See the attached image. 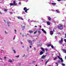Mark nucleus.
Masks as SVG:
<instances>
[{"instance_id":"obj_19","label":"nucleus","mask_w":66,"mask_h":66,"mask_svg":"<svg viewBox=\"0 0 66 66\" xmlns=\"http://www.w3.org/2000/svg\"><path fill=\"white\" fill-rule=\"evenodd\" d=\"M13 52L14 53H16V51H15V50H13Z\"/></svg>"},{"instance_id":"obj_42","label":"nucleus","mask_w":66,"mask_h":66,"mask_svg":"<svg viewBox=\"0 0 66 66\" xmlns=\"http://www.w3.org/2000/svg\"><path fill=\"white\" fill-rule=\"evenodd\" d=\"M57 1H59V2H60V1H61V0H57Z\"/></svg>"},{"instance_id":"obj_10","label":"nucleus","mask_w":66,"mask_h":66,"mask_svg":"<svg viewBox=\"0 0 66 66\" xmlns=\"http://www.w3.org/2000/svg\"><path fill=\"white\" fill-rule=\"evenodd\" d=\"M7 22L8 25V27H10V24H11V23H10V22Z\"/></svg>"},{"instance_id":"obj_62","label":"nucleus","mask_w":66,"mask_h":66,"mask_svg":"<svg viewBox=\"0 0 66 66\" xmlns=\"http://www.w3.org/2000/svg\"><path fill=\"white\" fill-rule=\"evenodd\" d=\"M14 39H15V38H13V40H14Z\"/></svg>"},{"instance_id":"obj_41","label":"nucleus","mask_w":66,"mask_h":66,"mask_svg":"<svg viewBox=\"0 0 66 66\" xmlns=\"http://www.w3.org/2000/svg\"><path fill=\"white\" fill-rule=\"evenodd\" d=\"M9 13H10V14H13V13L12 12H9Z\"/></svg>"},{"instance_id":"obj_5","label":"nucleus","mask_w":66,"mask_h":66,"mask_svg":"<svg viewBox=\"0 0 66 66\" xmlns=\"http://www.w3.org/2000/svg\"><path fill=\"white\" fill-rule=\"evenodd\" d=\"M13 2V5H17V4L16 3L15 1H14Z\"/></svg>"},{"instance_id":"obj_2","label":"nucleus","mask_w":66,"mask_h":66,"mask_svg":"<svg viewBox=\"0 0 66 66\" xmlns=\"http://www.w3.org/2000/svg\"><path fill=\"white\" fill-rule=\"evenodd\" d=\"M57 56L58 59H60V60H61V63H63V59H62V58L60 57V56Z\"/></svg>"},{"instance_id":"obj_26","label":"nucleus","mask_w":66,"mask_h":66,"mask_svg":"<svg viewBox=\"0 0 66 66\" xmlns=\"http://www.w3.org/2000/svg\"><path fill=\"white\" fill-rule=\"evenodd\" d=\"M29 50V48L27 47V51H28Z\"/></svg>"},{"instance_id":"obj_1","label":"nucleus","mask_w":66,"mask_h":66,"mask_svg":"<svg viewBox=\"0 0 66 66\" xmlns=\"http://www.w3.org/2000/svg\"><path fill=\"white\" fill-rule=\"evenodd\" d=\"M58 28L60 30H61L63 28V26L62 24H59L57 26Z\"/></svg>"},{"instance_id":"obj_23","label":"nucleus","mask_w":66,"mask_h":66,"mask_svg":"<svg viewBox=\"0 0 66 66\" xmlns=\"http://www.w3.org/2000/svg\"><path fill=\"white\" fill-rule=\"evenodd\" d=\"M4 11L5 12H7V9H5L4 10Z\"/></svg>"},{"instance_id":"obj_39","label":"nucleus","mask_w":66,"mask_h":66,"mask_svg":"<svg viewBox=\"0 0 66 66\" xmlns=\"http://www.w3.org/2000/svg\"><path fill=\"white\" fill-rule=\"evenodd\" d=\"M14 31L15 32H16V31H16V30H15V29L14 30Z\"/></svg>"},{"instance_id":"obj_43","label":"nucleus","mask_w":66,"mask_h":66,"mask_svg":"<svg viewBox=\"0 0 66 66\" xmlns=\"http://www.w3.org/2000/svg\"><path fill=\"white\" fill-rule=\"evenodd\" d=\"M0 14H1V15L2 14V13H1V12H0Z\"/></svg>"},{"instance_id":"obj_13","label":"nucleus","mask_w":66,"mask_h":66,"mask_svg":"<svg viewBox=\"0 0 66 66\" xmlns=\"http://www.w3.org/2000/svg\"><path fill=\"white\" fill-rule=\"evenodd\" d=\"M41 49H42V51H43V52L45 51V50H44V48H43V47H42Z\"/></svg>"},{"instance_id":"obj_14","label":"nucleus","mask_w":66,"mask_h":66,"mask_svg":"<svg viewBox=\"0 0 66 66\" xmlns=\"http://www.w3.org/2000/svg\"><path fill=\"white\" fill-rule=\"evenodd\" d=\"M51 44H48L47 45V47H50V46H51Z\"/></svg>"},{"instance_id":"obj_18","label":"nucleus","mask_w":66,"mask_h":66,"mask_svg":"<svg viewBox=\"0 0 66 66\" xmlns=\"http://www.w3.org/2000/svg\"><path fill=\"white\" fill-rule=\"evenodd\" d=\"M55 66H58V63H55Z\"/></svg>"},{"instance_id":"obj_8","label":"nucleus","mask_w":66,"mask_h":66,"mask_svg":"<svg viewBox=\"0 0 66 66\" xmlns=\"http://www.w3.org/2000/svg\"><path fill=\"white\" fill-rule=\"evenodd\" d=\"M46 57V55H43L42 57V59H44L45 57Z\"/></svg>"},{"instance_id":"obj_6","label":"nucleus","mask_w":66,"mask_h":66,"mask_svg":"<svg viewBox=\"0 0 66 66\" xmlns=\"http://www.w3.org/2000/svg\"><path fill=\"white\" fill-rule=\"evenodd\" d=\"M42 31H43L44 33H45L46 34L47 33L46 32V31H45V30H44V29H42Z\"/></svg>"},{"instance_id":"obj_21","label":"nucleus","mask_w":66,"mask_h":66,"mask_svg":"<svg viewBox=\"0 0 66 66\" xmlns=\"http://www.w3.org/2000/svg\"><path fill=\"white\" fill-rule=\"evenodd\" d=\"M10 5L11 6H12V5H14V4L12 3H10Z\"/></svg>"},{"instance_id":"obj_38","label":"nucleus","mask_w":66,"mask_h":66,"mask_svg":"<svg viewBox=\"0 0 66 66\" xmlns=\"http://www.w3.org/2000/svg\"><path fill=\"white\" fill-rule=\"evenodd\" d=\"M12 10V9H9V11H11V10Z\"/></svg>"},{"instance_id":"obj_15","label":"nucleus","mask_w":66,"mask_h":66,"mask_svg":"<svg viewBox=\"0 0 66 66\" xmlns=\"http://www.w3.org/2000/svg\"><path fill=\"white\" fill-rule=\"evenodd\" d=\"M12 60L11 59L9 60H8V62H11H11H12Z\"/></svg>"},{"instance_id":"obj_56","label":"nucleus","mask_w":66,"mask_h":66,"mask_svg":"<svg viewBox=\"0 0 66 66\" xmlns=\"http://www.w3.org/2000/svg\"><path fill=\"white\" fill-rule=\"evenodd\" d=\"M4 22H6L5 21V20H4Z\"/></svg>"},{"instance_id":"obj_37","label":"nucleus","mask_w":66,"mask_h":66,"mask_svg":"<svg viewBox=\"0 0 66 66\" xmlns=\"http://www.w3.org/2000/svg\"><path fill=\"white\" fill-rule=\"evenodd\" d=\"M36 40L35 39H34L33 40V42H35Z\"/></svg>"},{"instance_id":"obj_3","label":"nucleus","mask_w":66,"mask_h":66,"mask_svg":"<svg viewBox=\"0 0 66 66\" xmlns=\"http://www.w3.org/2000/svg\"><path fill=\"white\" fill-rule=\"evenodd\" d=\"M23 10L24 11H25V12L26 13H27V11H28L29 9H27L26 7H24L23 9Z\"/></svg>"},{"instance_id":"obj_28","label":"nucleus","mask_w":66,"mask_h":66,"mask_svg":"<svg viewBox=\"0 0 66 66\" xmlns=\"http://www.w3.org/2000/svg\"><path fill=\"white\" fill-rule=\"evenodd\" d=\"M51 47L52 49H53V48H54V46H53V45H52L51 46Z\"/></svg>"},{"instance_id":"obj_64","label":"nucleus","mask_w":66,"mask_h":66,"mask_svg":"<svg viewBox=\"0 0 66 66\" xmlns=\"http://www.w3.org/2000/svg\"><path fill=\"white\" fill-rule=\"evenodd\" d=\"M25 56V55H24V57Z\"/></svg>"},{"instance_id":"obj_47","label":"nucleus","mask_w":66,"mask_h":66,"mask_svg":"<svg viewBox=\"0 0 66 66\" xmlns=\"http://www.w3.org/2000/svg\"><path fill=\"white\" fill-rule=\"evenodd\" d=\"M26 2H28V0H26Z\"/></svg>"},{"instance_id":"obj_11","label":"nucleus","mask_w":66,"mask_h":66,"mask_svg":"<svg viewBox=\"0 0 66 66\" xmlns=\"http://www.w3.org/2000/svg\"><path fill=\"white\" fill-rule=\"evenodd\" d=\"M62 51H63L64 52V53H66V50L63 49H62Z\"/></svg>"},{"instance_id":"obj_32","label":"nucleus","mask_w":66,"mask_h":66,"mask_svg":"<svg viewBox=\"0 0 66 66\" xmlns=\"http://www.w3.org/2000/svg\"><path fill=\"white\" fill-rule=\"evenodd\" d=\"M36 33H37V31H36L34 32V34H36Z\"/></svg>"},{"instance_id":"obj_4","label":"nucleus","mask_w":66,"mask_h":66,"mask_svg":"<svg viewBox=\"0 0 66 66\" xmlns=\"http://www.w3.org/2000/svg\"><path fill=\"white\" fill-rule=\"evenodd\" d=\"M63 38H61V40L59 41V43L60 44H61V43H62L63 42Z\"/></svg>"},{"instance_id":"obj_60","label":"nucleus","mask_w":66,"mask_h":66,"mask_svg":"<svg viewBox=\"0 0 66 66\" xmlns=\"http://www.w3.org/2000/svg\"><path fill=\"white\" fill-rule=\"evenodd\" d=\"M58 33H59V34H60V32H59V33H57V34H58Z\"/></svg>"},{"instance_id":"obj_40","label":"nucleus","mask_w":66,"mask_h":66,"mask_svg":"<svg viewBox=\"0 0 66 66\" xmlns=\"http://www.w3.org/2000/svg\"><path fill=\"white\" fill-rule=\"evenodd\" d=\"M35 61H33L32 62V63H35Z\"/></svg>"},{"instance_id":"obj_45","label":"nucleus","mask_w":66,"mask_h":66,"mask_svg":"<svg viewBox=\"0 0 66 66\" xmlns=\"http://www.w3.org/2000/svg\"><path fill=\"white\" fill-rule=\"evenodd\" d=\"M64 42H66V39H64Z\"/></svg>"},{"instance_id":"obj_36","label":"nucleus","mask_w":66,"mask_h":66,"mask_svg":"<svg viewBox=\"0 0 66 66\" xmlns=\"http://www.w3.org/2000/svg\"><path fill=\"white\" fill-rule=\"evenodd\" d=\"M38 33H40V31L39 30H38Z\"/></svg>"},{"instance_id":"obj_53","label":"nucleus","mask_w":66,"mask_h":66,"mask_svg":"<svg viewBox=\"0 0 66 66\" xmlns=\"http://www.w3.org/2000/svg\"><path fill=\"white\" fill-rule=\"evenodd\" d=\"M35 28H37V26H35Z\"/></svg>"},{"instance_id":"obj_59","label":"nucleus","mask_w":66,"mask_h":66,"mask_svg":"<svg viewBox=\"0 0 66 66\" xmlns=\"http://www.w3.org/2000/svg\"><path fill=\"white\" fill-rule=\"evenodd\" d=\"M13 11H14V10H12V12Z\"/></svg>"},{"instance_id":"obj_12","label":"nucleus","mask_w":66,"mask_h":66,"mask_svg":"<svg viewBox=\"0 0 66 66\" xmlns=\"http://www.w3.org/2000/svg\"><path fill=\"white\" fill-rule=\"evenodd\" d=\"M49 59H48L46 62L45 63V65H47V63L48 62H49Z\"/></svg>"},{"instance_id":"obj_55","label":"nucleus","mask_w":66,"mask_h":66,"mask_svg":"<svg viewBox=\"0 0 66 66\" xmlns=\"http://www.w3.org/2000/svg\"><path fill=\"white\" fill-rule=\"evenodd\" d=\"M4 22H6L5 21V20H4Z\"/></svg>"},{"instance_id":"obj_61","label":"nucleus","mask_w":66,"mask_h":66,"mask_svg":"<svg viewBox=\"0 0 66 66\" xmlns=\"http://www.w3.org/2000/svg\"><path fill=\"white\" fill-rule=\"evenodd\" d=\"M27 34V35H29V34Z\"/></svg>"},{"instance_id":"obj_27","label":"nucleus","mask_w":66,"mask_h":66,"mask_svg":"<svg viewBox=\"0 0 66 66\" xmlns=\"http://www.w3.org/2000/svg\"><path fill=\"white\" fill-rule=\"evenodd\" d=\"M29 32L30 33H33V31H29Z\"/></svg>"},{"instance_id":"obj_35","label":"nucleus","mask_w":66,"mask_h":66,"mask_svg":"<svg viewBox=\"0 0 66 66\" xmlns=\"http://www.w3.org/2000/svg\"><path fill=\"white\" fill-rule=\"evenodd\" d=\"M5 33L6 34H7V32L6 31H5Z\"/></svg>"},{"instance_id":"obj_49","label":"nucleus","mask_w":66,"mask_h":66,"mask_svg":"<svg viewBox=\"0 0 66 66\" xmlns=\"http://www.w3.org/2000/svg\"><path fill=\"white\" fill-rule=\"evenodd\" d=\"M21 44H23V43L22 42H21Z\"/></svg>"},{"instance_id":"obj_33","label":"nucleus","mask_w":66,"mask_h":66,"mask_svg":"<svg viewBox=\"0 0 66 66\" xmlns=\"http://www.w3.org/2000/svg\"><path fill=\"white\" fill-rule=\"evenodd\" d=\"M56 59H57V58L56 57H55V58L54 59V60H56Z\"/></svg>"},{"instance_id":"obj_29","label":"nucleus","mask_w":66,"mask_h":66,"mask_svg":"<svg viewBox=\"0 0 66 66\" xmlns=\"http://www.w3.org/2000/svg\"><path fill=\"white\" fill-rule=\"evenodd\" d=\"M15 56V57H19V56L18 55L17 56Z\"/></svg>"},{"instance_id":"obj_44","label":"nucleus","mask_w":66,"mask_h":66,"mask_svg":"<svg viewBox=\"0 0 66 66\" xmlns=\"http://www.w3.org/2000/svg\"><path fill=\"white\" fill-rule=\"evenodd\" d=\"M65 38H66V33L65 34Z\"/></svg>"},{"instance_id":"obj_52","label":"nucleus","mask_w":66,"mask_h":66,"mask_svg":"<svg viewBox=\"0 0 66 66\" xmlns=\"http://www.w3.org/2000/svg\"><path fill=\"white\" fill-rule=\"evenodd\" d=\"M21 4V2H20L19 3V4Z\"/></svg>"},{"instance_id":"obj_51","label":"nucleus","mask_w":66,"mask_h":66,"mask_svg":"<svg viewBox=\"0 0 66 66\" xmlns=\"http://www.w3.org/2000/svg\"><path fill=\"white\" fill-rule=\"evenodd\" d=\"M57 37V36H55V38H56Z\"/></svg>"},{"instance_id":"obj_46","label":"nucleus","mask_w":66,"mask_h":66,"mask_svg":"<svg viewBox=\"0 0 66 66\" xmlns=\"http://www.w3.org/2000/svg\"><path fill=\"white\" fill-rule=\"evenodd\" d=\"M60 62V61H58V63H59Z\"/></svg>"},{"instance_id":"obj_25","label":"nucleus","mask_w":66,"mask_h":66,"mask_svg":"<svg viewBox=\"0 0 66 66\" xmlns=\"http://www.w3.org/2000/svg\"><path fill=\"white\" fill-rule=\"evenodd\" d=\"M52 4L53 5H56V3H52Z\"/></svg>"},{"instance_id":"obj_30","label":"nucleus","mask_w":66,"mask_h":66,"mask_svg":"<svg viewBox=\"0 0 66 66\" xmlns=\"http://www.w3.org/2000/svg\"><path fill=\"white\" fill-rule=\"evenodd\" d=\"M62 66H65V64L64 63H62Z\"/></svg>"},{"instance_id":"obj_63","label":"nucleus","mask_w":66,"mask_h":66,"mask_svg":"<svg viewBox=\"0 0 66 66\" xmlns=\"http://www.w3.org/2000/svg\"><path fill=\"white\" fill-rule=\"evenodd\" d=\"M35 66H37V65H35Z\"/></svg>"},{"instance_id":"obj_34","label":"nucleus","mask_w":66,"mask_h":66,"mask_svg":"<svg viewBox=\"0 0 66 66\" xmlns=\"http://www.w3.org/2000/svg\"><path fill=\"white\" fill-rule=\"evenodd\" d=\"M45 50H46V51H48V49H47V48H46Z\"/></svg>"},{"instance_id":"obj_17","label":"nucleus","mask_w":66,"mask_h":66,"mask_svg":"<svg viewBox=\"0 0 66 66\" xmlns=\"http://www.w3.org/2000/svg\"><path fill=\"white\" fill-rule=\"evenodd\" d=\"M47 23L48 24V25H50V23L49 22H47Z\"/></svg>"},{"instance_id":"obj_24","label":"nucleus","mask_w":66,"mask_h":66,"mask_svg":"<svg viewBox=\"0 0 66 66\" xmlns=\"http://www.w3.org/2000/svg\"><path fill=\"white\" fill-rule=\"evenodd\" d=\"M56 12H57V13H60V12L58 10H56Z\"/></svg>"},{"instance_id":"obj_22","label":"nucleus","mask_w":66,"mask_h":66,"mask_svg":"<svg viewBox=\"0 0 66 66\" xmlns=\"http://www.w3.org/2000/svg\"><path fill=\"white\" fill-rule=\"evenodd\" d=\"M48 20H51V18H50V17H48Z\"/></svg>"},{"instance_id":"obj_57","label":"nucleus","mask_w":66,"mask_h":66,"mask_svg":"<svg viewBox=\"0 0 66 66\" xmlns=\"http://www.w3.org/2000/svg\"><path fill=\"white\" fill-rule=\"evenodd\" d=\"M34 49L35 50H36V49H35V48H34Z\"/></svg>"},{"instance_id":"obj_9","label":"nucleus","mask_w":66,"mask_h":66,"mask_svg":"<svg viewBox=\"0 0 66 66\" xmlns=\"http://www.w3.org/2000/svg\"><path fill=\"white\" fill-rule=\"evenodd\" d=\"M44 54V52H43L42 51H41V52H40V55H42L43 54Z\"/></svg>"},{"instance_id":"obj_16","label":"nucleus","mask_w":66,"mask_h":66,"mask_svg":"<svg viewBox=\"0 0 66 66\" xmlns=\"http://www.w3.org/2000/svg\"><path fill=\"white\" fill-rule=\"evenodd\" d=\"M28 43H32V41H31V40H28Z\"/></svg>"},{"instance_id":"obj_50","label":"nucleus","mask_w":66,"mask_h":66,"mask_svg":"<svg viewBox=\"0 0 66 66\" xmlns=\"http://www.w3.org/2000/svg\"><path fill=\"white\" fill-rule=\"evenodd\" d=\"M6 57H4V59H6Z\"/></svg>"},{"instance_id":"obj_54","label":"nucleus","mask_w":66,"mask_h":66,"mask_svg":"<svg viewBox=\"0 0 66 66\" xmlns=\"http://www.w3.org/2000/svg\"><path fill=\"white\" fill-rule=\"evenodd\" d=\"M30 22H32V21L31 20L30 21Z\"/></svg>"},{"instance_id":"obj_58","label":"nucleus","mask_w":66,"mask_h":66,"mask_svg":"<svg viewBox=\"0 0 66 66\" xmlns=\"http://www.w3.org/2000/svg\"><path fill=\"white\" fill-rule=\"evenodd\" d=\"M24 27H25V26H24L23 27V28H24Z\"/></svg>"},{"instance_id":"obj_31","label":"nucleus","mask_w":66,"mask_h":66,"mask_svg":"<svg viewBox=\"0 0 66 66\" xmlns=\"http://www.w3.org/2000/svg\"><path fill=\"white\" fill-rule=\"evenodd\" d=\"M20 19H21V20H23V18H21H21Z\"/></svg>"},{"instance_id":"obj_20","label":"nucleus","mask_w":66,"mask_h":66,"mask_svg":"<svg viewBox=\"0 0 66 66\" xmlns=\"http://www.w3.org/2000/svg\"><path fill=\"white\" fill-rule=\"evenodd\" d=\"M21 16H18L17 18L19 19H21Z\"/></svg>"},{"instance_id":"obj_7","label":"nucleus","mask_w":66,"mask_h":66,"mask_svg":"<svg viewBox=\"0 0 66 66\" xmlns=\"http://www.w3.org/2000/svg\"><path fill=\"white\" fill-rule=\"evenodd\" d=\"M50 34L51 35H52L53 34V31H50Z\"/></svg>"},{"instance_id":"obj_48","label":"nucleus","mask_w":66,"mask_h":66,"mask_svg":"<svg viewBox=\"0 0 66 66\" xmlns=\"http://www.w3.org/2000/svg\"><path fill=\"white\" fill-rule=\"evenodd\" d=\"M30 48H32V46H30Z\"/></svg>"}]
</instances>
